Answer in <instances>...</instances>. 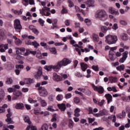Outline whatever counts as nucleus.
Listing matches in <instances>:
<instances>
[{
	"label": "nucleus",
	"mask_w": 130,
	"mask_h": 130,
	"mask_svg": "<svg viewBox=\"0 0 130 130\" xmlns=\"http://www.w3.org/2000/svg\"><path fill=\"white\" fill-rule=\"evenodd\" d=\"M21 91L24 93H26V92H28L29 91V89L28 88H22Z\"/></svg>",
	"instance_id": "nucleus-63"
},
{
	"label": "nucleus",
	"mask_w": 130,
	"mask_h": 130,
	"mask_svg": "<svg viewBox=\"0 0 130 130\" xmlns=\"http://www.w3.org/2000/svg\"><path fill=\"white\" fill-rule=\"evenodd\" d=\"M40 14H41L42 16H46L47 17H48L51 15V14L48 12H46V14L45 13V12H44V9H40Z\"/></svg>",
	"instance_id": "nucleus-17"
},
{
	"label": "nucleus",
	"mask_w": 130,
	"mask_h": 130,
	"mask_svg": "<svg viewBox=\"0 0 130 130\" xmlns=\"http://www.w3.org/2000/svg\"><path fill=\"white\" fill-rule=\"evenodd\" d=\"M48 111H51V112H53L54 109H53V107L52 106H49L47 109Z\"/></svg>",
	"instance_id": "nucleus-41"
},
{
	"label": "nucleus",
	"mask_w": 130,
	"mask_h": 130,
	"mask_svg": "<svg viewBox=\"0 0 130 130\" xmlns=\"http://www.w3.org/2000/svg\"><path fill=\"white\" fill-rule=\"evenodd\" d=\"M8 114L6 115L7 118L6 119V122H8V124L14 123V121L12 120V115L13 113L11 112V109H7Z\"/></svg>",
	"instance_id": "nucleus-7"
},
{
	"label": "nucleus",
	"mask_w": 130,
	"mask_h": 130,
	"mask_svg": "<svg viewBox=\"0 0 130 130\" xmlns=\"http://www.w3.org/2000/svg\"><path fill=\"white\" fill-rule=\"evenodd\" d=\"M105 97L107 100L108 104H109V103L112 101V95L110 93L106 94Z\"/></svg>",
	"instance_id": "nucleus-13"
},
{
	"label": "nucleus",
	"mask_w": 130,
	"mask_h": 130,
	"mask_svg": "<svg viewBox=\"0 0 130 130\" xmlns=\"http://www.w3.org/2000/svg\"><path fill=\"white\" fill-rule=\"evenodd\" d=\"M13 95H14V96L12 98L13 100H16L17 99V97H20V96H22V92L19 90H15L14 92H13Z\"/></svg>",
	"instance_id": "nucleus-11"
},
{
	"label": "nucleus",
	"mask_w": 130,
	"mask_h": 130,
	"mask_svg": "<svg viewBox=\"0 0 130 130\" xmlns=\"http://www.w3.org/2000/svg\"><path fill=\"white\" fill-rule=\"evenodd\" d=\"M57 106L59 109L61 110V111H66V109H67V107H66V104L63 103L61 104H58Z\"/></svg>",
	"instance_id": "nucleus-14"
},
{
	"label": "nucleus",
	"mask_w": 130,
	"mask_h": 130,
	"mask_svg": "<svg viewBox=\"0 0 130 130\" xmlns=\"http://www.w3.org/2000/svg\"><path fill=\"white\" fill-rule=\"evenodd\" d=\"M109 56L111 60H115V58H116L115 56V54L112 53V52L110 51L109 54Z\"/></svg>",
	"instance_id": "nucleus-23"
},
{
	"label": "nucleus",
	"mask_w": 130,
	"mask_h": 130,
	"mask_svg": "<svg viewBox=\"0 0 130 130\" xmlns=\"http://www.w3.org/2000/svg\"><path fill=\"white\" fill-rule=\"evenodd\" d=\"M72 60L70 59L64 58L62 60L58 61L57 64L59 70H60V69H61V67H66V66H68V64H70Z\"/></svg>",
	"instance_id": "nucleus-4"
},
{
	"label": "nucleus",
	"mask_w": 130,
	"mask_h": 130,
	"mask_svg": "<svg viewBox=\"0 0 130 130\" xmlns=\"http://www.w3.org/2000/svg\"><path fill=\"white\" fill-rule=\"evenodd\" d=\"M14 14L15 15H22V12L21 11V10H15L14 11Z\"/></svg>",
	"instance_id": "nucleus-44"
},
{
	"label": "nucleus",
	"mask_w": 130,
	"mask_h": 130,
	"mask_svg": "<svg viewBox=\"0 0 130 130\" xmlns=\"http://www.w3.org/2000/svg\"><path fill=\"white\" fill-rule=\"evenodd\" d=\"M40 103L42 107H45V106H47V103L45 100L42 101Z\"/></svg>",
	"instance_id": "nucleus-31"
},
{
	"label": "nucleus",
	"mask_w": 130,
	"mask_h": 130,
	"mask_svg": "<svg viewBox=\"0 0 130 130\" xmlns=\"http://www.w3.org/2000/svg\"><path fill=\"white\" fill-rule=\"evenodd\" d=\"M80 67H81V69L83 72H86V70H87V69H88V64H87L84 62L81 63Z\"/></svg>",
	"instance_id": "nucleus-16"
},
{
	"label": "nucleus",
	"mask_w": 130,
	"mask_h": 130,
	"mask_svg": "<svg viewBox=\"0 0 130 130\" xmlns=\"http://www.w3.org/2000/svg\"><path fill=\"white\" fill-rule=\"evenodd\" d=\"M92 87L93 88L94 91H96L99 94H103L104 93V88L102 86H96V85L92 84Z\"/></svg>",
	"instance_id": "nucleus-8"
},
{
	"label": "nucleus",
	"mask_w": 130,
	"mask_h": 130,
	"mask_svg": "<svg viewBox=\"0 0 130 130\" xmlns=\"http://www.w3.org/2000/svg\"><path fill=\"white\" fill-rule=\"evenodd\" d=\"M23 117L25 122H27L28 124H31V121H30V118H29L28 116L23 115Z\"/></svg>",
	"instance_id": "nucleus-19"
},
{
	"label": "nucleus",
	"mask_w": 130,
	"mask_h": 130,
	"mask_svg": "<svg viewBox=\"0 0 130 130\" xmlns=\"http://www.w3.org/2000/svg\"><path fill=\"white\" fill-rule=\"evenodd\" d=\"M63 99V95L62 94H58L56 96L57 101H61Z\"/></svg>",
	"instance_id": "nucleus-33"
},
{
	"label": "nucleus",
	"mask_w": 130,
	"mask_h": 130,
	"mask_svg": "<svg viewBox=\"0 0 130 130\" xmlns=\"http://www.w3.org/2000/svg\"><path fill=\"white\" fill-rule=\"evenodd\" d=\"M66 99H70V98H72V93H67L65 95Z\"/></svg>",
	"instance_id": "nucleus-48"
},
{
	"label": "nucleus",
	"mask_w": 130,
	"mask_h": 130,
	"mask_svg": "<svg viewBox=\"0 0 130 130\" xmlns=\"http://www.w3.org/2000/svg\"><path fill=\"white\" fill-rule=\"evenodd\" d=\"M74 102L76 104H79L80 102H81V100H80V98L76 97L74 99Z\"/></svg>",
	"instance_id": "nucleus-36"
},
{
	"label": "nucleus",
	"mask_w": 130,
	"mask_h": 130,
	"mask_svg": "<svg viewBox=\"0 0 130 130\" xmlns=\"http://www.w3.org/2000/svg\"><path fill=\"white\" fill-rule=\"evenodd\" d=\"M50 51L53 54H56V49L54 47L50 48Z\"/></svg>",
	"instance_id": "nucleus-38"
},
{
	"label": "nucleus",
	"mask_w": 130,
	"mask_h": 130,
	"mask_svg": "<svg viewBox=\"0 0 130 130\" xmlns=\"http://www.w3.org/2000/svg\"><path fill=\"white\" fill-rule=\"evenodd\" d=\"M126 116V113H125V111H124V110L122 111V113L119 114L118 115H117V117L118 118H124V117H125Z\"/></svg>",
	"instance_id": "nucleus-18"
},
{
	"label": "nucleus",
	"mask_w": 130,
	"mask_h": 130,
	"mask_svg": "<svg viewBox=\"0 0 130 130\" xmlns=\"http://www.w3.org/2000/svg\"><path fill=\"white\" fill-rule=\"evenodd\" d=\"M36 76L37 77H41V76H42V70L40 69H38V71L37 72Z\"/></svg>",
	"instance_id": "nucleus-32"
},
{
	"label": "nucleus",
	"mask_w": 130,
	"mask_h": 130,
	"mask_svg": "<svg viewBox=\"0 0 130 130\" xmlns=\"http://www.w3.org/2000/svg\"><path fill=\"white\" fill-rule=\"evenodd\" d=\"M41 86V83L38 82L37 83V85H35L36 88H38V90L39 93L42 97H46L48 95V92L46 89L45 87H43Z\"/></svg>",
	"instance_id": "nucleus-2"
},
{
	"label": "nucleus",
	"mask_w": 130,
	"mask_h": 130,
	"mask_svg": "<svg viewBox=\"0 0 130 130\" xmlns=\"http://www.w3.org/2000/svg\"><path fill=\"white\" fill-rule=\"evenodd\" d=\"M86 4L89 8L90 7H95V5H94V4H95L94 0H87L86 2Z\"/></svg>",
	"instance_id": "nucleus-12"
},
{
	"label": "nucleus",
	"mask_w": 130,
	"mask_h": 130,
	"mask_svg": "<svg viewBox=\"0 0 130 130\" xmlns=\"http://www.w3.org/2000/svg\"><path fill=\"white\" fill-rule=\"evenodd\" d=\"M121 38L124 41H126V40L128 39V37L127 36V35L126 34L123 33L121 34Z\"/></svg>",
	"instance_id": "nucleus-22"
},
{
	"label": "nucleus",
	"mask_w": 130,
	"mask_h": 130,
	"mask_svg": "<svg viewBox=\"0 0 130 130\" xmlns=\"http://www.w3.org/2000/svg\"><path fill=\"white\" fill-rule=\"evenodd\" d=\"M109 12L110 14H112V15H115V16L119 15V13H118V10H116V9L110 7L109 8Z\"/></svg>",
	"instance_id": "nucleus-10"
},
{
	"label": "nucleus",
	"mask_w": 130,
	"mask_h": 130,
	"mask_svg": "<svg viewBox=\"0 0 130 130\" xmlns=\"http://www.w3.org/2000/svg\"><path fill=\"white\" fill-rule=\"evenodd\" d=\"M73 62L74 69H76V68H77V66H78V64L79 63V61L77 60H74Z\"/></svg>",
	"instance_id": "nucleus-49"
},
{
	"label": "nucleus",
	"mask_w": 130,
	"mask_h": 130,
	"mask_svg": "<svg viewBox=\"0 0 130 130\" xmlns=\"http://www.w3.org/2000/svg\"><path fill=\"white\" fill-rule=\"evenodd\" d=\"M31 45H32V46H34V47L36 48V49L38 48L39 46H40L39 43H37V41H36L32 42Z\"/></svg>",
	"instance_id": "nucleus-26"
},
{
	"label": "nucleus",
	"mask_w": 130,
	"mask_h": 130,
	"mask_svg": "<svg viewBox=\"0 0 130 130\" xmlns=\"http://www.w3.org/2000/svg\"><path fill=\"white\" fill-rule=\"evenodd\" d=\"M15 90H16V88L10 87L8 89V92H9V93H13V92L14 93Z\"/></svg>",
	"instance_id": "nucleus-45"
},
{
	"label": "nucleus",
	"mask_w": 130,
	"mask_h": 130,
	"mask_svg": "<svg viewBox=\"0 0 130 130\" xmlns=\"http://www.w3.org/2000/svg\"><path fill=\"white\" fill-rule=\"evenodd\" d=\"M120 24H121V25H123V26H125V25H126V22L124 20H121L120 21Z\"/></svg>",
	"instance_id": "nucleus-64"
},
{
	"label": "nucleus",
	"mask_w": 130,
	"mask_h": 130,
	"mask_svg": "<svg viewBox=\"0 0 130 130\" xmlns=\"http://www.w3.org/2000/svg\"><path fill=\"white\" fill-rule=\"evenodd\" d=\"M87 110L89 112L88 114H94V113L93 112V108L92 107H89Z\"/></svg>",
	"instance_id": "nucleus-42"
},
{
	"label": "nucleus",
	"mask_w": 130,
	"mask_h": 130,
	"mask_svg": "<svg viewBox=\"0 0 130 130\" xmlns=\"http://www.w3.org/2000/svg\"><path fill=\"white\" fill-rule=\"evenodd\" d=\"M110 81L111 83H116L117 82V77L111 76L110 77Z\"/></svg>",
	"instance_id": "nucleus-27"
},
{
	"label": "nucleus",
	"mask_w": 130,
	"mask_h": 130,
	"mask_svg": "<svg viewBox=\"0 0 130 130\" xmlns=\"http://www.w3.org/2000/svg\"><path fill=\"white\" fill-rule=\"evenodd\" d=\"M39 23H40V25H41L42 27H43L44 26V23H45V21L44 20H43L42 19L39 18Z\"/></svg>",
	"instance_id": "nucleus-40"
},
{
	"label": "nucleus",
	"mask_w": 130,
	"mask_h": 130,
	"mask_svg": "<svg viewBox=\"0 0 130 130\" xmlns=\"http://www.w3.org/2000/svg\"><path fill=\"white\" fill-rule=\"evenodd\" d=\"M24 107V104L23 103H18L15 106L16 109H20V110H23Z\"/></svg>",
	"instance_id": "nucleus-15"
},
{
	"label": "nucleus",
	"mask_w": 130,
	"mask_h": 130,
	"mask_svg": "<svg viewBox=\"0 0 130 130\" xmlns=\"http://www.w3.org/2000/svg\"><path fill=\"white\" fill-rule=\"evenodd\" d=\"M64 24L66 26H70V25L71 24L70 20L69 19L66 20L64 22Z\"/></svg>",
	"instance_id": "nucleus-58"
},
{
	"label": "nucleus",
	"mask_w": 130,
	"mask_h": 130,
	"mask_svg": "<svg viewBox=\"0 0 130 130\" xmlns=\"http://www.w3.org/2000/svg\"><path fill=\"white\" fill-rule=\"evenodd\" d=\"M49 127V126L47 124L44 123L42 125L41 129L42 130H48Z\"/></svg>",
	"instance_id": "nucleus-28"
},
{
	"label": "nucleus",
	"mask_w": 130,
	"mask_h": 130,
	"mask_svg": "<svg viewBox=\"0 0 130 130\" xmlns=\"http://www.w3.org/2000/svg\"><path fill=\"white\" fill-rule=\"evenodd\" d=\"M56 116H57V114H54L52 116V118L51 119V122H55V121H56L57 120V119H56Z\"/></svg>",
	"instance_id": "nucleus-30"
},
{
	"label": "nucleus",
	"mask_w": 130,
	"mask_h": 130,
	"mask_svg": "<svg viewBox=\"0 0 130 130\" xmlns=\"http://www.w3.org/2000/svg\"><path fill=\"white\" fill-rule=\"evenodd\" d=\"M5 83L6 85H12L13 84V79L12 78H7Z\"/></svg>",
	"instance_id": "nucleus-24"
},
{
	"label": "nucleus",
	"mask_w": 130,
	"mask_h": 130,
	"mask_svg": "<svg viewBox=\"0 0 130 130\" xmlns=\"http://www.w3.org/2000/svg\"><path fill=\"white\" fill-rule=\"evenodd\" d=\"M14 58L16 59H17L18 60H20V59H22V56L21 55H18V54H14Z\"/></svg>",
	"instance_id": "nucleus-39"
},
{
	"label": "nucleus",
	"mask_w": 130,
	"mask_h": 130,
	"mask_svg": "<svg viewBox=\"0 0 130 130\" xmlns=\"http://www.w3.org/2000/svg\"><path fill=\"white\" fill-rule=\"evenodd\" d=\"M92 70H93L94 71H95V72L97 71H99V68H98V66H92Z\"/></svg>",
	"instance_id": "nucleus-51"
},
{
	"label": "nucleus",
	"mask_w": 130,
	"mask_h": 130,
	"mask_svg": "<svg viewBox=\"0 0 130 130\" xmlns=\"http://www.w3.org/2000/svg\"><path fill=\"white\" fill-rule=\"evenodd\" d=\"M36 35H38L39 34V31L37 30V29L35 28L34 30H32Z\"/></svg>",
	"instance_id": "nucleus-57"
},
{
	"label": "nucleus",
	"mask_w": 130,
	"mask_h": 130,
	"mask_svg": "<svg viewBox=\"0 0 130 130\" xmlns=\"http://www.w3.org/2000/svg\"><path fill=\"white\" fill-rule=\"evenodd\" d=\"M44 69L45 70H46V71H48V72H50L51 71H52V70H53L55 72H58V71H59V68H58V66H57V63L55 66H46L44 67Z\"/></svg>",
	"instance_id": "nucleus-6"
},
{
	"label": "nucleus",
	"mask_w": 130,
	"mask_h": 130,
	"mask_svg": "<svg viewBox=\"0 0 130 130\" xmlns=\"http://www.w3.org/2000/svg\"><path fill=\"white\" fill-rule=\"evenodd\" d=\"M14 65L10 64L8 65V70H9V71H11V70H13V69H14Z\"/></svg>",
	"instance_id": "nucleus-60"
},
{
	"label": "nucleus",
	"mask_w": 130,
	"mask_h": 130,
	"mask_svg": "<svg viewBox=\"0 0 130 130\" xmlns=\"http://www.w3.org/2000/svg\"><path fill=\"white\" fill-rule=\"evenodd\" d=\"M99 113L101 116H103V115H105V112H104V110L100 111Z\"/></svg>",
	"instance_id": "nucleus-62"
},
{
	"label": "nucleus",
	"mask_w": 130,
	"mask_h": 130,
	"mask_svg": "<svg viewBox=\"0 0 130 130\" xmlns=\"http://www.w3.org/2000/svg\"><path fill=\"white\" fill-rule=\"evenodd\" d=\"M61 78L62 79V81H63V79L64 80H66V79H68V75L67 74H61Z\"/></svg>",
	"instance_id": "nucleus-54"
},
{
	"label": "nucleus",
	"mask_w": 130,
	"mask_h": 130,
	"mask_svg": "<svg viewBox=\"0 0 130 130\" xmlns=\"http://www.w3.org/2000/svg\"><path fill=\"white\" fill-rule=\"evenodd\" d=\"M85 23H86V25L87 26H90L91 25V20H89L88 19H86L84 20Z\"/></svg>",
	"instance_id": "nucleus-46"
},
{
	"label": "nucleus",
	"mask_w": 130,
	"mask_h": 130,
	"mask_svg": "<svg viewBox=\"0 0 130 130\" xmlns=\"http://www.w3.org/2000/svg\"><path fill=\"white\" fill-rule=\"evenodd\" d=\"M95 121V118H88V122L89 123H92V122Z\"/></svg>",
	"instance_id": "nucleus-61"
},
{
	"label": "nucleus",
	"mask_w": 130,
	"mask_h": 130,
	"mask_svg": "<svg viewBox=\"0 0 130 130\" xmlns=\"http://www.w3.org/2000/svg\"><path fill=\"white\" fill-rule=\"evenodd\" d=\"M122 57L123 58H124L125 59H126L127 58V55H128V52L127 51H125L122 54Z\"/></svg>",
	"instance_id": "nucleus-34"
},
{
	"label": "nucleus",
	"mask_w": 130,
	"mask_h": 130,
	"mask_svg": "<svg viewBox=\"0 0 130 130\" xmlns=\"http://www.w3.org/2000/svg\"><path fill=\"white\" fill-rule=\"evenodd\" d=\"M14 27L16 32H19V33L21 32V30L22 29V25H21V21H20V20L16 19L14 20Z\"/></svg>",
	"instance_id": "nucleus-5"
},
{
	"label": "nucleus",
	"mask_w": 130,
	"mask_h": 130,
	"mask_svg": "<svg viewBox=\"0 0 130 130\" xmlns=\"http://www.w3.org/2000/svg\"><path fill=\"white\" fill-rule=\"evenodd\" d=\"M101 30L103 33H106L107 32V27L103 26L101 27Z\"/></svg>",
	"instance_id": "nucleus-35"
},
{
	"label": "nucleus",
	"mask_w": 130,
	"mask_h": 130,
	"mask_svg": "<svg viewBox=\"0 0 130 130\" xmlns=\"http://www.w3.org/2000/svg\"><path fill=\"white\" fill-rule=\"evenodd\" d=\"M53 79L54 81H55L56 82H60L62 81V78H61V76L58 75L56 73H54L53 74Z\"/></svg>",
	"instance_id": "nucleus-9"
},
{
	"label": "nucleus",
	"mask_w": 130,
	"mask_h": 130,
	"mask_svg": "<svg viewBox=\"0 0 130 130\" xmlns=\"http://www.w3.org/2000/svg\"><path fill=\"white\" fill-rule=\"evenodd\" d=\"M16 69H24V66L22 65V64H17L15 66Z\"/></svg>",
	"instance_id": "nucleus-53"
},
{
	"label": "nucleus",
	"mask_w": 130,
	"mask_h": 130,
	"mask_svg": "<svg viewBox=\"0 0 130 130\" xmlns=\"http://www.w3.org/2000/svg\"><path fill=\"white\" fill-rule=\"evenodd\" d=\"M117 36L114 35H109L106 37V43H108V44H115L116 43V41H117Z\"/></svg>",
	"instance_id": "nucleus-3"
},
{
	"label": "nucleus",
	"mask_w": 130,
	"mask_h": 130,
	"mask_svg": "<svg viewBox=\"0 0 130 130\" xmlns=\"http://www.w3.org/2000/svg\"><path fill=\"white\" fill-rule=\"evenodd\" d=\"M68 2L69 4V7L70 8H73L74 7V3H73V1L71 0H68Z\"/></svg>",
	"instance_id": "nucleus-47"
},
{
	"label": "nucleus",
	"mask_w": 130,
	"mask_h": 130,
	"mask_svg": "<svg viewBox=\"0 0 130 130\" xmlns=\"http://www.w3.org/2000/svg\"><path fill=\"white\" fill-rule=\"evenodd\" d=\"M80 112H81V110L79 108H77L74 111V115L76 117H79L80 116Z\"/></svg>",
	"instance_id": "nucleus-21"
},
{
	"label": "nucleus",
	"mask_w": 130,
	"mask_h": 130,
	"mask_svg": "<svg viewBox=\"0 0 130 130\" xmlns=\"http://www.w3.org/2000/svg\"><path fill=\"white\" fill-rule=\"evenodd\" d=\"M28 102H29V103H32V104H33V103H35H35H37V101L34 100L31 98H28Z\"/></svg>",
	"instance_id": "nucleus-43"
},
{
	"label": "nucleus",
	"mask_w": 130,
	"mask_h": 130,
	"mask_svg": "<svg viewBox=\"0 0 130 130\" xmlns=\"http://www.w3.org/2000/svg\"><path fill=\"white\" fill-rule=\"evenodd\" d=\"M61 14H68V10L67 9L63 7V9L61 10Z\"/></svg>",
	"instance_id": "nucleus-55"
},
{
	"label": "nucleus",
	"mask_w": 130,
	"mask_h": 130,
	"mask_svg": "<svg viewBox=\"0 0 130 130\" xmlns=\"http://www.w3.org/2000/svg\"><path fill=\"white\" fill-rule=\"evenodd\" d=\"M95 18L99 19L100 21H106L108 18V15L106 13V11L103 9L98 10L95 14Z\"/></svg>",
	"instance_id": "nucleus-1"
},
{
	"label": "nucleus",
	"mask_w": 130,
	"mask_h": 130,
	"mask_svg": "<svg viewBox=\"0 0 130 130\" xmlns=\"http://www.w3.org/2000/svg\"><path fill=\"white\" fill-rule=\"evenodd\" d=\"M112 29L114 30H116L118 29V26L117 25V23H114L112 26Z\"/></svg>",
	"instance_id": "nucleus-52"
},
{
	"label": "nucleus",
	"mask_w": 130,
	"mask_h": 130,
	"mask_svg": "<svg viewBox=\"0 0 130 130\" xmlns=\"http://www.w3.org/2000/svg\"><path fill=\"white\" fill-rule=\"evenodd\" d=\"M93 41L95 42H99V36L96 34H92Z\"/></svg>",
	"instance_id": "nucleus-20"
},
{
	"label": "nucleus",
	"mask_w": 130,
	"mask_h": 130,
	"mask_svg": "<svg viewBox=\"0 0 130 130\" xmlns=\"http://www.w3.org/2000/svg\"><path fill=\"white\" fill-rule=\"evenodd\" d=\"M75 75L76 77H77L78 78H82V77H83L82 76V74L79 72L75 73Z\"/></svg>",
	"instance_id": "nucleus-50"
},
{
	"label": "nucleus",
	"mask_w": 130,
	"mask_h": 130,
	"mask_svg": "<svg viewBox=\"0 0 130 130\" xmlns=\"http://www.w3.org/2000/svg\"><path fill=\"white\" fill-rule=\"evenodd\" d=\"M25 83L27 84H32L34 83V80L31 78H27L25 80Z\"/></svg>",
	"instance_id": "nucleus-25"
},
{
	"label": "nucleus",
	"mask_w": 130,
	"mask_h": 130,
	"mask_svg": "<svg viewBox=\"0 0 130 130\" xmlns=\"http://www.w3.org/2000/svg\"><path fill=\"white\" fill-rule=\"evenodd\" d=\"M104 102H105V101L104 100H102L101 102H99V105L100 106H103V104H104Z\"/></svg>",
	"instance_id": "nucleus-59"
},
{
	"label": "nucleus",
	"mask_w": 130,
	"mask_h": 130,
	"mask_svg": "<svg viewBox=\"0 0 130 130\" xmlns=\"http://www.w3.org/2000/svg\"><path fill=\"white\" fill-rule=\"evenodd\" d=\"M18 50H19V51L21 53H24V52H25L26 49H25V48H18Z\"/></svg>",
	"instance_id": "nucleus-56"
},
{
	"label": "nucleus",
	"mask_w": 130,
	"mask_h": 130,
	"mask_svg": "<svg viewBox=\"0 0 130 130\" xmlns=\"http://www.w3.org/2000/svg\"><path fill=\"white\" fill-rule=\"evenodd\" d=\"M69 127L70 128H73L74 126V121H73V120H72L71 119H70L69 120Z\"/></svg>",
	"instance_id": "nucleus-29"
},
{
	"label": "nucleus",
	"mask_w": 130,
	"mask_h": 130,
	"mask_svg": "<svg viewBox=\"0 0 130 130\" xmlns=\"http://www.w3.org/2000/svg\"><path fill=\"white\" fill-rule=\"evenodd\" d=\"M22 41H21V40L19 39L16 40L15 41V44L18 46H20V45H22Z\"/></svg>",
	"instance_id": "nucleus-37"
}]
</instances>
